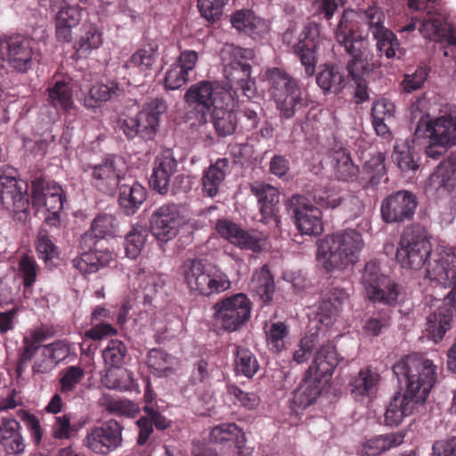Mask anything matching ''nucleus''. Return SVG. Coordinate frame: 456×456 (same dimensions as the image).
<instances>
[{
  "mask_svg": "<svg viewBox=\"0 0 456 456\" xmlns=\"http://www.w3.org/2000/svg\"><path fill=\"white\" fill-rule=\"evenodd\" d=\"M125 166L120 157H109L102 163L96 165H86L84 171L91 178L93 184L99 190L108 191L115 189L122 180V167Z\"/></svg>",
  "mask_w": 456,
  "mask_h": 456,
  "instance_id": "obj_18",
  "label": "nucleus"
},
{
  "mask_svg": "<svg viewBox=\"0 0 456 456\" xmlns=\"http://www.w3.org/2000/svg\"><path fill=\"white\" fill-rule=\"evenodd\" d=\"M339 360L335 346L330 341H323L317 350L315 356L309 366L306 375L312 377L319 383H327L330 379Z\"/></svg>",
  "mask_w": 456,
  "mask_h": 456,
  "instance_id": "obj_23",
  "label": "nucleus"
},
{
  "mask_svg": "<svg viewBox=\"0 0 456 456\" xmlns=\"http://www.w3.org/2000/svg\"><path fill=\"white\" fill-rule=\"evenodd\" d=\"M258 370L259 364L254 354L248 348L237 346L235 370L247 378H252Z\"/></svg>",
  "mask_w": 456,
  "mask_h": 456,
  "instance_id": "obj_57",
  "label": "nucleus"
},
{
  "mask_svg": "<svg viewBox=\"0 0 456 456\" xmlns=\"http://www.w3.org/2000/svg\"><path fill=\"white\" fill-rule=\"evenodd\" d=\"M456 186V164L451 159L442 161L428 179L425 191L434 196L452 192Z\"/></svg>",
  "mask_w": 456,
  "mask_h": 456,
  "instance_id": "obj_25",
  "label": "nucleus"
},
{
  "mask_svg": "<svg viewBox=\"0 0 456 456\" xmlns=\"http://www.w3.org/2000/svg\"><path fill=\"white\" fill-rule=\"evenodd\" d=\"M269 91L281 118L290 119L306 106L298 82L278 68L265 72Z\"/></svg>",
  "mask_w": 456,
  "mask_h": 456,
  "instance_id": "obj_4",
  "label": "nucleus"
},
{
  "mask_svg": "<svg viewBox=\"0 0 456 456\" xmlns=\"http://www.w3.org/2000/svg\"><path fill=\"white\" fill-rule=\"evenodd\" d=\"M31 38L17 34L0 39V58L21 73L32 68L37 52Z\"/></svg>",
  "mask_w": 456,
  "mask_h": 456,
  "instance_id": "obj_10",
  "label": "nucleus"
},
{
  "mask_svg": "<svg viewBox=\"0 0 456 456\" xmlns=\"http://www.w3.org/2000/svg\"><path fill=\"white\" fill-rule=\"evenodd\" d=\"M395 111V104L387 99L376 101L371 109L372 124L379 135L385 136L388 134L387 121H389Z\"/></svg>",
  "mask_w": 456,
  "mask_h": 456,
  "instance_id": "obj_44",
  "label": "nucleus"
},
{
  "mask_svg": "<svg viewBox=\"0 0 456 456\" xmlns=\"http://www.w3.org/2000/svg\"><path fill=\"white\" fill-rule=\"evenodd\" d=\"M431 143L427 147L428 158L437 159L449 146L456 144V116L449 114L434 120L430 126Z\"/></svg>",
  "mask_w": 456,
  "mask_h": 456,
  "instance_id": "obj_16",
  "label": "nucleus"
},
{
  "mask_svg": "<svg viewBox=\"0 0 456 456\" xmlns=\"http://www.w3.org/2000/svg\"><path fill=\"white\" fill-rule=\"evenodd\" d=\"M176 160L169 153L156 158L150 179L152 188L164 194L167 191L170 178L176 169Z\"/></svg>",
  "mask_w": 456,
  "mask_h": 456,
  "instance_id": "obj_32",
  "label": "nucleus"
},
{
  "mask_svg": "<svg viewBox=\"0 0 456 456\" xmlns=\"http://www.w3.org/2000/svg\"><path fill=\"white\" fill-rule=\"evenodd\" d=\"M417 199L409 191H399L385 198L381 203V216L386 223H399L411 219L417 208Z\"/></svg>",
  "mask_w": 456,
  "mask_h": 456,
  "instance_id": "obj_19",
  "label": "nucleus"
},
{
  "mask_svg": "<svg viewBox=\"0 0 456 456\" xmlns=\"http://www.w3.org/2000/svg\"><path fill=\"white\" fill-rule=\"evenodd\" d=\"M369 300L373 303H380L387 305H395L401 294L399 286L390 279L374 287L373 293L365 292Z\"/></svg>",
  "mask_w": 456,
  "mask_h": 456,
  "instance_id": "obj_50",
  "label": "nucleus"
},
{
  "mask_svg": "<svg viewBox=\"0 0 456 456\" xmlns=\"http://www.w3.org/2000/svg\"><path fill=\"white\" fill-rule=\"evenodd\" d=\"M119 87L116 81L106 79L95 82L83 98L84 105L88 109L100 107L118 94Z\"/></svg>",
  "mask_w": 456,
  "mask_h": 456,
  "instance_id": "obj_36",
  "label": "nucleus"
},
{
  "mask_svg": "<svg viewBox=\"0 0 456 456\" xmlns=\"http://www.w3.org/2000/svg\"><path fill=\"white\" fill-rule=\"evenodd\" d=\"M220 55L227 82L201 80L191 85L183 96L188 106L200 114L204 121L214 108L223 101L230 100V94L235 91V86L240 87L247 97H251L255 93L251 66L242 61L252 60L255 56L254 51L227 44L222 48Z\"/></svg>",
  "mask_w": 456,
  "mask_h": 456,
  "instance_id": "obj_1",
  "label": "nucleus"
},
{
  "mask_svg": "<svg viewBox=\"0 0 456 456\" xmlns=\"http://www.w3.org/2000/svg\"><path fill=\"white\" fill-rule=\"evenodd\" d=\"M422 402L415 400L412 396L396 394L390 401L385 412V424L387 426H398L404 418L410 416L418 408L422 405Z\"/></svg>",
  "mask_w": 456,
  "mask_h": 456,
  "instance_id": "obj_30",
  "label": "nucleus"
},
{
  "mask_svg": "<svg viewBox=\"0 0 456 456\" xmlns=\"http://www.w3.org/2000/svg\"><path fill=\"white\" fill-rule=\"evenodd\" d=\"M126 354V347L125 344L120 340L111 339L102 350V358L107 366L118 369L124 361Z\"/></svg>",
  "mask_w": 456,
  "mask_h": 456,
  "instance_id": "obj_60",
  "label": "nucleus"
},
{
  "mask_svg": "<svg viewBox=\"0 0 456 456\" xmlns=\"http://www.w3.org/2000/svg\"><path fill=\"white\" fill-rule=\"evenodd\" d=\"M215 321L224 330H238L250 317L251 303L243 293L227 297L214 305Z\"/></svg>",
  "mask_w": 456,
  "mask_h": 456,
  "instance_id": "obj_9",
  "label": "nucleus"
},
{
  "mask_svg": "<svg viewBox=\"0 0 456 456\" xmlns=\"http://www.w3.org/2000/svg\"><path fill=\"white\" fill-rule=\"evenodd\" d=\"M216 231L224 240L241 249L258 252L262 248L264 241L262 235L256 232H247L231 220H217Z\"/></svg>",
  "mask_w": 456,
  "mask_h": 456,
  "instance_id": "obj_20",
  "label": "nucleus"
},
{
  "mask_svg": "<svg viewBox=\"0 0 456 456\" xmlns=\"http://www.w3.org/2000/svg\"><path fill=\"white\" fill-rule=\"evenodd\" d=\"M334 173L338 179L342 181H353L357 177L358 167L352 161L350 155L345 150L334 151Z\"/></svg>",
  "mask_w": 456,
  "mask_h": 456,
  "instance_id": "obj_53",
  "label": "nucleus"
},
{
  "mask_svg": "<svg viewBox=\"0 0 456 456\" xmlns=\"http://www.w3.org/2000/svg\"><path fill=\"white\" fill-rule=\"evenodd\" d=\"M402 432L379 435L367 440L361 450V456H379L381 453L403 444Z\"/></svg>",
  "mask_w": 456,
  "mask_h": 456,
  "instance_id": "obj_42",
  "label": "nucleus"
},
{
  "mask_svg": "<svg viewBox=\"0 0 456 456\" xmlns=\"http://www.w3.org/2000/svg\"><path fill=\"white\" fill-rule=\"evenodd\" d=\"M148 237V229L142 224L133 225L125 238V250L127 257L135 259L138 257L144 246Z\"/></svg>",
  "mask_w": 456,
  "mask_h": 456,
  "instance_id": "obj_49",
  "label": "nucleus"
},
{
  "mask_svg": "<svg viewBox=\"0 0 456 456\" xmlns=\"http://www.w3.org/2000/svg\"><path fill=\"white\" fill-rule=\"evenodd\" d=\"M239 107V96L236 90L230 94V100L223 101L211 111V122L219 136L232 134L237 127L236 110Z\"/></svg>",
  "mask_w": 456,
  "mask_h": 456,
  "instance_id": "obj_24",
  "label": "nucleus"
},
{
  "mask_svg": "<svg viewBox=\"0 0 456 456\" xmlns=\"http://www.w3.org/2000/svg\"><path fill=\"white\" fill-rule=\"evenodd\" d=\"M198 53L192 50L181 53L177 61L170 65L164 77V87L167 90H176L188 81L189 72L197 63Z\"/></svg>",
  "mask_w": 456,
  "mask_h": 456,
  "instance_id": "obj_26",
  "label": "nucleus"
},
{
  "mask_svg": "<svg viewBox=\"0 0 456 456\" xmlns=\"http://www.w3.org/2000/svg\"><path fill=\"white\" fill-rule=\"evenodd\" d=\"M20 425L14 419H2L0 424V447L7 455H20L25 450V441L20 431Z\"/></svg>",
  "mask_w": 456,
  "mask_h": 456,
  "instance_id": "obj_29",
  "label": "nucleus"
},
{
  "mask_svg": "<svg viewBox=\"0 0 456 456\" xmlns=\"http://www.w3.org/2000/svg\"><path fill=\"white\" fill-rule=\"evenodd\" d=\"M452 308L456 309L452 303L446 302L444 298V305L427 316L425 331L435 343L441 341L447 330L451 329Z\"/></svg>",
  "mask_w": 456,
  "mask_h": 456,
  "instance_id": "obj_28",
  "label": "nucleus"
},
{
  "mask_svg": "<svg viewBox=\"0 0 456 456\" xmlns=\"http://www.w3.org/2000/svg\"><path fill=\"white\" fill-rule=\"evenodd\" d=\"M348 300V294L343 289H333L327 298H323L318 306V322L330 326L336 319L341 306Z\"/></svg>",
  "mask_w": 456,
  "mask_h": 456,
  "instance_id": "obj_33",
  "label": "nucleus"
},
{
  "mask_svg": "<svg viewBox=\"0 0 456 456\" xmlns=\"http://www.w3.org/2000/svg\"><path fill=\"white\" fill-rule=\"evenodd\" d=\"M434 265L428 270L430 280L451 290L445 301L456 308V248H442L433 256Z\"/></svg>",
  "mask_w": 456,
  "mask_h": 456,
  "instance_id": "obj_12",
  "label": "nucleus"
},
{
  "mask_svg": "<svg viewBox=\"0 0 456 456\" xmlns=\"http://www.w3.org/2000/svg\"><path fill=\"white\" fill-rule=\"evenodd\" d=\"M290 206L296 225L302 234L316 236L322 232V211L314 207L307 198L295 195L290 200Z\"/></svg>",
  "mask_w": 456,
  "mask_h": 456,
  "instance_id": "obj_17",
  "label": "nucleus"
},
{
  "mask_svg": "<svg viewBox=\"0 0 456 456\" xmlns=\"http://www.w3.org/2000/svg\"><path fill=\"white\" fill-rule=\"evenodd\" d=\"M158 57L157 45L151 44L133 53L126 66L128 69H135L144 76H148Z\"/></svg>",
  "mask_w": 456,
  "mask_h": 456,
  "instance_id": "obj_46",
  "label": "nucleus"
},
{
  "mask_svg": "<svg viewBox=\"0 0 456 456\" xmlns=\"http://www.w3.org/2000/svg\"><path fill=\"white\" fill-rule=\"evenodd\" d=\"M70 347L67 341L57 340L40 348L35 359L33 370L37 373H48L69 354Z\"/></svg>",
  "mask_w": 456,
  "mask_h": 456,
  "instance_id": "obj_27",
  "label": "nucleus"
},
{
  "mask_svg": "<svg viewBox=\"0 0 456 456\" xmlns=\"http://www.w3.org/2000/svg\"><path fill=\"white\" fill-rule=\"evenodd\" d=\"M180 273L191 291L203 296L222 293L231 288V281L224 273L206 270L204 264L199 259L185 260L180 268Z\"/></svg>",
  "mask_w": 456,
  "mask_h": 456,
  "instance_id": "obj_6",
  "label": "nucleus"
},
{
  "mask_svg": "<svg viewBox=\"0 0 456 456\" xmlns=\"http://www.w3.org/2000/svg\"><path fill=\"white\" fill-rule=\"evenodd\" d=\"M379 373L370 367H365L359 370L358 374L351 380V394L357 401L364 397H370L377 392L380 383Z\"/></svg>",
  "mask_w": 456,
  "mask_h": 456,
  "instance_id": "obj_31",
  "label": "nucleus"
},
{
  "mask_svg": "<svg viewBox=\"0 0 456 456\" xmlns=\"http://www.w3.org/2000/svg\"><path fill=\"white\" fill-rule=\"evenodd\" d=\"M282 41L298 56L305 67V74L308 77L313 76L317 62L315 51L319 45L318 28L314 26H305L297 37L294 36V30L288 28L282 36Z\"/></svg>",
  "mask_w": 456,
  "mask_h": 456,
  "instance_id": "obj_11",
  "label": "nucleus"
},
{
  "mask_svg": "<svg viewBox=\"0 0 456 456\" xmlns=\"http://www.w3.org/2000/svg\"><path fill=\"white\" fill-rule=\"evenodd\" d=\"M85 376V370L79 366H69L61 372L60 392L69 395L72 393Z\"/></svg>",
  "mask_w": 456,
  "mask_h": 456,
  "instance_id": "obj_62",
  "label": "nucleus"
},
{
  "mask_svg": "<svg viewBox=\"0 0 456 456\" xmlns=\"http://www.w3.org/2000/svg\"><path fill=\"white\" fill-rule=\"evenodd\" d=\"M176 364L175 357L160 349H151L147 354L148 367L159 377L169 375Z\"/></svg>",
  "mask_w": 456,
  "mask_h": 456,
  "instance_id": "obj_47",
  "label": "nucleus"
},
{
  "mask_svg": "<svg viewBox=\"0 0 456 456\" xmlns=\"http://www.w3.org/2000/svg\"><path fill=\"white\" fill-rule=\"evenodd\" d=\"M113 260L110 250L88 251L72 260L73 266L83 274L96 273Z\"/></svg>",
  "mask_w": 456,
  "mask_h": 456,
  "instance_id": "obj_41",
  "label": "nucleus"
},
{
  "mask_svg": "<svg viewBox=\"0 0 456 456\" xmlns=\"http://www.w3.org/2000/svg\"><path fill=\"white\" fill-rule=\"evenodd\" d=\"M322 389V387L321 383L306 375L293 393L291 399L293 407L305 409L313 404L320 396Z\"/></svg>",
  "mask_w": 456,
  "mask_h": 456,
  "instance_id": "obj_43",
  "label": "nucleus"
},
{
  "mask_svg": "<svg viewBox=\"0 0 456 456\" xmlns=\"http://www.w3.org/2000/svg\"><path fill=\"white\" fill-rule=\"evenodd\" d=\"M365 16L368 20L370 30L377 40V47L379 53L385 54L387 59L395 57L399 43L393 32L385 28L382 25L383 12L375 6L369 7L365 12Z\"/></svg>",
  "mask_w": 456,
  "mask_h": 456,
  "instance_id": "obj_21",
  "label": "nucleus"
},
{
  "mask_svg": "<svg viewBox=\"0 0 456 456\" xmlns=\"http://www.w3.org/2000/svg\"><path fill=\"white\" fill-rule=\"evenodd\" d=\"M365 246L355 229H345L326 235L318 243L316 260L327 273L342 272L356 264Z\"/></svg>",
  "mask_w": 456,
  "mask_h": 456,
  "instance_id": "obj_2",
  "label": "nucleus"
},
{
  "mask_svg": "<svg viewBox=\"0 0 456 456\" xmlns=\"http://www.w3.org/2000/svg\"><path fill=\"white\" fill-rule=\"evenodd\" d=\"M452 248L450 247L449 248ZM442 248H448L441 246L431 252V246L428 240L414 233L412 231H405L401 237L395 257L402 267L418 270L426 264L428 256H429L427 274L430 279L428 270L434 265L433 256Z\"/></svg>",
  "mask_w": 456,
  "mask_h": 456,
  "instance_id": "obj_8",
  "label": "nucleus"
},
{
  "mask_svg": "<svg viewBox=\"0 0 456 456\" xmlns=\"http://www.w3.org/2000/svg\"><path fill=\"white\" fill-rule=\"evenodd\" d=\"M103 43L102 33L94 24L83 25L82 34L75 43V48L81 54H88L98 49Z\"/></svg>",
  "mask_w": 456,
  "mask_h": 456,
  "instance_id": "obj_52",
  "label": "nucleus"
},
{
  "mask_svg": "<svg viewBox=\"0 0 456 456\" xmlns=\"http://www.w3.org/2000/svg\"><path fill=\"white\" fill-rule=\"evenodd\" d=\"M324 337V331L321 329L313 332L310 330L303 337L298 344L297 349L293 353V361L300 364L305 362L314 349V347L321 342Z\"/></svg>",
  "mask_w": 456,
  "mask_h": 456,
  "instance_id": "obj_56",
  "label": "nucleus"
},
{
  "mask_svg": "<svg viewBox=\"0 0 456 456\" xmlns=\"http://www.w3.org/2000/svg\"><path fill=\"white\" fill-rule=\"evenodd\" d=\"M14 173L10 167L0 169V200L6 208L25 212L29 205L28 185L23 180H17Z\"/></svg>",
  "mask_w": 456,
  "mask_h": 456,
  "instance_id": "obj_13",
  "label": "nucleus"
},
{
  "mask_svg": "<svg viewBox=\"0 0 456 456\" xmlns=\"http://www.w3.org/2000/svg\"><path fill=\"white\" fill-rule=\"evenodd\" d=\"M33 204L43 211H61L63 208L62 188L53 181L37 179L32 183Z\"/></svg>",
  "mask_w": 456,
  "mask_h": 456,
  "instance_id": "obj_22",
  "label": "nucleus"
},
{
  "mask_svg": "<svg viewBox=\"0 0 456 456\" xmlns=\"http://www.w3.org/2000/svg\"><path fill=\"white\" fill-rule=\"evenodd\" d=\"M116 219L113 216L108 214L99 215L94 219L90 231L85 233L83 240H86L91 236L98 239L113 236L116 232Z\"/></svg>",
  "mask_w": 456,
  "mask_h": 456,
  "instance_id": "obj_55",
  "label": "nucleus"
},
{
  "mask_svg": "<svg viewBox=\"0 0 456 456\" xmlns=\"http://www.w3.org/2000/svg\"><path fill=\"white\" fill-rule=\"evenodd\" d=\"M316 82L323 91L338 93L344 82V76L338 68L334 66H325L317 75Z\"/></svg>",
  "mask_w": 456,
  "mask_h": 456,
  "instance_id": "obj_58",
  "label": "nucleus"
},
{
  "mask_svg": "<svg viewBox=\"0 0 456 456\" xmlns=\"http://www.w3.org/2000/svg\"><path fill=\"white\" fill-rule=\"evenodd\" d=\"M166 110L165 102L153 100L135 114H123L118 127L128 139L139 135L145 140L154 137L158 130L159 115Z\"/></svg>",
  "mask_w": 456,
  "mask_h": 456,
  "instance_id": "obj_7",
  "label": "nucleus"
},
{
  "mask_svg": "<svg viewBox=\"0 0 456 456\" xmlns=\"http://www.w3.org/2000/svg\"><path fill=\"white\" fill-rule=\"evenodd\" d=\"M118 201L126 215H133L146 199V190L139 183L130 179L119 183Z\"/></svg>",
  "mask_w": 456,
  "mask_h": 456,
  "instance_id": "obj_35",
  "label": "nucleus"
},
{
  "mask_svg": "<svg viewBox=\"0 0 456 456\" xmlns=\"http://www.w3.org/2000/svg\"><path fill=\"white\" fill-rule=\"evenodd\" d=\"M210 440L214 443L223 444L233 442L238 449V453L249 455V448H244L246 441L244 432L234 423H223L216 426L210 432Z\"/></svg>",
  "mask_w": 456,
  "mask_h": 456,
  "instance_id": "obj_39",
  "label": "nucleus"
},
{
  "mask_svg": "<svg viewBox=\"0 0 456 456\" xmlns=\"http://www.w3.org/2000/svg\"><path fill=\"white\" fill-rule=\"evenodd\" d=\"M122 428L116 420H109L102 426L87 431L84 445L98 454H108L121 445Z\"/></svg>",
  "mask_w": 456,
  "mask_h": 456,
  "instance_id": "obj_14",
  "label": "nucleus"
},
{
  "mask_svg": "<svg viewBox=\"0 0 456 456\" xmlns=\"http://www.w3.org/2000/svg\"><path fill=\"white\" fill-rule=\"evenodd\" d=\"M251 191L257 198L264 222L275 216L280 201L279 191L269 184L257 183L251 186Z\"/></svg>",
  "mask_w": 456,
  "mask_h": 456,
  "instance_id": "obj_38",
  "label": "nucleus"
},
{
  "mask_svg": "<svg viewBox=\"0 0 456 456\" xmlns=\"http://www.w3.org/2000/svg\"><path fill=\"white\" fill-rule=\"evenodd\" d=\"M230 161L226 158L218 159L205 172L202 177L203 190L209 197L217 194L229 172Z\"/></svg>",
  "mask_w": 456,
  "mask_h": 456,
  "instance_id": "obj_40",
  "label": "nucleus"
},
{
  "mask_svg": "<svg viewBox=\"0 0 456 456\" xmlns=\"http://www.w3.org/2000/svg\"><path fill=\"white\" fill-rule=\"evenodd\" d=\"M389 280L388 277L380 273L379 265L377 261L371 260L366 263L362 273V284L364 291L373 293L374 287Z\"/></svg>",
  "mask_w": 456,
  "mask_h": 456,
  "instance_id": "obj_61",
  "label": "nucleus"
},
{
  "mask_svg": "<svg viewBox=\"0 0 456 456\" xmlns=\"http://www.w3.org/2000/svg\"><path fill=\"white\" fill-rule=\"evenodd\" d=\"M231 22L236 29L243 31L252 37L262 36L269 29L268 22L256 16L250 10L235 12L231 18Z\"/></svg>",
  "mask_w": 456,
  "mask_h": 456,
  "instance_id": "obj_37",
  "label": "nucleus"
},
{
  "mask_svg": "<svg viewBox=\"0 0 456 456\" xmlns=\"http://www.w3.org/2000/svg\"><path fill=\"white\" fill-rule=\"evenodd\" d=\"M185 222V217L182 216L176 205L166 204L152 214L151 232L158 240L168 241L177 235L179 229Z\"/></svg>",
  "mask_w": 456,
  "mask_h": 456,
  "instance_id": "obj_15",
  "label": "nucleus"
},
{
  "mask_svg": "<svg viewBox=\"0 0 456 456\" xmlns=\"http://www.w3.org/2000/svg\"><path fill=\"white\" fill-rule=\"evenodd\" d=\"M265 342L268 349L279 354L286 349L289 335L288 326L282 322H271L265 326Z\"/></svg>",
  "mask_w": 456,
  "mask_h": 456,
  "instance_id": "obj_45",
  "label": "nucleus"
},
{
  "mask_svg": "<svg viewBox=\"0 0 456 456\" xmlns=\"http://www.w3.org/2000/svg\"><path fill=\"white\" fill-rule=\"evenodd\" d=\"M137 280L139 287L144 292L146 298L156 295L165 284V281L160 274L145 270L138 273Z\"/></svg>",
  "mask_w": 456,
  "mask_h": 456,
  "instance_id": "obj_59",
  "label": "nucleus"
},
{
  "mask_svg": "<svg viewBox=\"0 0 456 456\" xmlns=\"http://www.w3.org/2000/svg\"><path fill=\"white\" fill-rule=\"evenodd\" d=\"M354 15L352 10L345 11L335 32L338 44L343 45L346 52L352 57L346 67L352 80L362 78L374 68L366 53L367 42L363 38H357L353 34L351 20Z\"/></svg>",
  "mask_w": 456,
  "mask_h": 456,
  "instance_id": "obj_5",
  "label": "nucleus"
},
{
  "mask_svg": "<svg viewBox=\"0 0 456 456\" xmlns=\"http://www.w3.org/2000/svg\"><path fill=\"white\" fill-rule=\"evenodd\" d=\"M251 289L263 302L268 303L272 300L274 292V282L267 266H263L254 273Z\"/></svg>",
  "mask_w": 456,
  "mask_h": 456,
  "instance_id": "obj_51",
  "label": "nucleus"
},
{
  "mask_svg": "<svg viewBox=\"0 0 456 456\" xmlns=\"http://www.w3.org/2000/svg\"><path fill=\"white\" fill-rule=\"evenodd\" d=\"M393 370L399 379H405L407 395L424 403L436 381V366L433 361L412 354L396 362Z\"/></svg>",
  "mask_w": 456,
  "mask_h": 456,
  "instance_id": "obj_3",
  "label": "nucleus"
},
{
  "mask_svg": "<svg viewBox=\"0 0 456 456\" xmlns=\"http://www.w3.org/2000/svg\"><path fill=\"white\" fill-rule=\"evenodd\" d=\"M392 159L403 172L415 171L419 168L410 147L405 143L395 145Z\"/></svg>",
  "mask_w": 456,
  "mask_h": 456,
  "instance_id": "obj_63",
  "label": "nucleus"
},
{
  "mask_svg": "<svg viewBox=\"0 0 456 456\" xmlns=\"http://www.w3.org/2000/svg\"><path fill=\"white\" fill-rule=\"evenodd\" d=\"M445 23L439 16L433 15L432 12L428 11L426 16L420 19L419 30L424 37L436 41Z\"/></svg>",
  "mask_w": 456,
  "mask_h": 456,
  "instance_id": "obj_64",
  "label": "nucleus"
},
{
  "mask_svg": "<svg viewBox=\"0 0 456 456\" xmlns=\"http://www.w3.org/2000/svg\"><path fill=\"white\" fill-rule=\"evenodd\" d=\"M80 19L81 12L77 6L63 3L55 16L58 40L69 42L72 37L71 29L79 23Z\"/></svg>",
  "mask_w": 456,
  "mask_h": 456,
  "instance_id": "obj_34",
  "label": "nucleus"
},
{
  "mask_svg": "<svg viewBox=\"0 0 456 456\" xmlns=\"http://www.w3.org/2000/svg\"><path fill=\"white\" fill-rule=\"evenodd\" d=\"M101 382L107 388L118 390H128L134 385L130 370H113L112 368L105 370L101 378Z\"/></svg>",
  "mask_w": 456,
  "mask_h": 456,
  "instance_id": "obj_54",
  "label": "nucleus"
},
{
  "mask_svg": "<svg viewBox=\"0 0 456 456\" xmlns=\"http://www.w3.org/2000/svg\"><path fill=\"white\" fill-rule=\"evenodd\" d=\"M48 102L57 110H69L73 107L71 88L68 83L59 80L47 89Z\"/></svg>",
  "mask_w": 456,
  "mask_h": 456,
  "instance_id": "obj_48",
  "label": "nucleus"
}]
</instances>
